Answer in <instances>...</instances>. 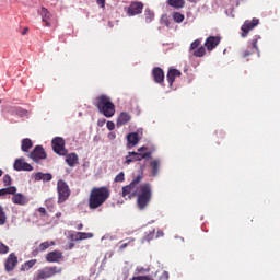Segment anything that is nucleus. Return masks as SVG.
Returning <instances> with one entry per match:
<instances>
[{
    "instance_id": "nucleus-1",
    "label": "nucleus",
    "mask_w": 280,
    "mask_h": 280,
    "mask_svg": "<svg viewBox=\"0 0 280 280\" xmlns=\"http://www.w3.org/2000/svg\"><path fill=\"white\" fill-rule=\"evenodd\" d=\"M143 180V170L130 182V184L122 187L121 196L125 200H132V198H137V207L140 211H143L148 205H150V200H152V185L150 183H145L140 185Z\"/></svg>"
},
{
    "instance_id": "nucleus-2",
    "label": "nucleus",
    "mask_w": 280,
    "mask_h": 280,
    "mask_svg": "<svg viewBox=\"0 0 280 280\" xmlns=\"http://www.w3.org/2000/svg\"><path fill=\"white\" fill-rule=\"evenodd\" d=\"M108 198H110V189L108 187H93L89 195V209H100Z\"/></svg>"
},
{
    "instance_id": "nucleus-3",
    "label": "nucleus",
    "mask_w": 280,
    "mask_h": 280,
    "mask_svg": "<svg viewBox=\"0 0 280 280\" xmlns=\"http://www.w3.org/2000/svg\"><path fill=\"white\" fill-rule=\"evenodd\" d=\"M95 106L104 117L110 118L115 116V103L106 94H101L93 100Z\"/></svg>"
},
{
    "instance_id": "nucleus-4",
    "label": "nucleus",
    "mask_w": 280,
    "mask_h": 280,
    "mask_svg": "<svg viewBox=\"0 0 280 280\" xmlns=\"http://www.w3.org/2000/svg\"><path fill=\"white\" fill-rule=\"evenodd\" d=\"M143 150H148V147L139 148L138 152H128V155L125 158V165H130L135 161H143V159H152V151L143 152Z\"/></svg>"
},
{
    "instance_id": "nucleus-5",
    "label": "nucleus",
    "mask_w": 280,
    "mask_h": 280,
    "mask_svg": "<svg viewBox=\"0 0 280 280\" xmlns=\"http://www.w3.org/2000/svg\"><path fill=\"white\" fill-rule=\"evenodd\" d=\"M56 275H62V267L48 266L39 269L33 280L51 279V277H56Z\"/></svg>"
},
{
    "instance_id": "nucleus-6",
    "label": "nucleus",
    "mask_w": 280,
    "mask_h": 280,
    "mask_svg": "<svg viewBox=\"0 0 280 280\" xmlns=\"http://www.w3.org/2000/svg\"><path fill=\"white\" fill-rule=\"evenodd\" d=\"M57 191H58V202H67L69 200V196H71V189L67 182L59 179L57 182Z\"/></svg>"
},
{
    "instance_id": "nucleus-7",
    "label": "nucleus",
    "mask_w": 280,
    "mask_h": 280,
    "mask_svg": "<svg viewBox=\"0 0 280 280\" xmlns=\"http://www.w3.org/2000/svg\"><path fill=\"white\" fill-rule=\"evenodd\" d=\"M38 14L42 16V21L45 23L46 27H51V25H56V23H58V20H56L51 12H49L45 7H42L38 10Z\"/></svg>"
},
{
    "instance_id": "nucleus-8",
    "label": "nucleus",
    "mask_w": 280,
    "mask_h": 280,
    "mask_svg": "<svg viewBox=\"0 0 280 280\" xmlns=\"http://www.w3.org/2000/svg\"><path fill=\"white\" fill-rule=\"evenodd\" d=\"M30 159L34 161V163H40V161L47 159V152L43 148V145H36L33 151L28 154Z\"/></svg>"
},
{
    "instance_id": "nucleus-9",
    "label": "nucleus",
    "mask_w": 280,
    "mask_h": 280,
    "mask_svg": "<svg viewBox=\"0 0 280 280\" xmlns=\"http://www.w3.org/2000/svg\"><path fill=\"white\" fill-rule=\"evenodd\" d=\"M259 40H261V36L259 35L254 36V38L249 42L247 49L243 50L242 57L248 58V56H253L255 51H259V47L257 46V43H259Z\"/></svg>"
},
{
    "instance_id": "nucleus-10",
    "label": "nucleus",
    "mask_w": 280,
    "mask_h": 280,
    "mask_svg": "<svg viewBox=\"0 0 280 280\" xmlns=\"http://www.w3.org/2000/svg\"><path fill=\"white\" fill-rule=\"evenodd\" d=\"M52 150L59 156H67V150L65 149V138L56 137L51 141Z\"/></svg>"
},
{
    "instance_id": "nucleus-11",
    "label": "nucleus",
    "mask_w": 280,
    "mask_h": 280,
    "mask_svg": "<svg viewBox=\"0 0 280 280\" xmlns=\"http://www.w3.org/2000/svg\"><path fill=\"white\" fill-rule=\"evenodd\" d=\"M259 25V19L254 18L252 21L247 20L244 22V24L242 25L241 30V36L242 38H246V36H248V33L252 30H255V27H257Z\"/></svg>"
},
{
    "instance_id": "nucleus-12",
    "label": "nucleus",
    "mask_w": 280,
    "mask_h": 280,
    "mask_svg": "<svg viewBox=\"0 0 280 280\" xmlns=\"http://www.w3.org/2000/svg\"><path fill=\"white\" fill-rule=\"evenodd\" d=\"M125 12L127 16H137V14H141V12H143V3L131 2L129 7L125 8Z\"/></svg>"
},
{
    "instance_id": "nucleus-13",
    "label": "nucleus",
    "mask_w": 280,
    "mask_h": 280,
    "mask_svg": "<svg viewBox=\"0 0 280 280\" xmlns=\"http://www.w3.org/2000/svg\"><path fill=\"white\" fill-rule=\"evenodd\" d=\"M13 170H15V172H33L34 167L30 163L25 162L23 158H20L15 160Z\"/></svg>"
},
{
    "instance_id": "nucleus-14",
    "label": "nucleus",
    "mask_w": 280,
    "mask_h": 280,
    "mask_svg": "<svg viewBox=\"0 0 280 280\" xmlns=\"http://www.w3.org/2000/svg\"><path fill=\"white\" fill-rule=\"evenodd\" d=\"M221 40H222V37L220 36H209L205 43V47L207 51H213V49H215V47L220 45Z\"/></svg>"
},
{
    "instance_id": "nucleus-15",
    "label": "nucleus",
    "mask_w": 280,
    "mask_h": 280,
    "mask_svg": "<svg viewBox=\"0 0 280 280\" xmlns=\"http://www.w3.org/2000/svg\"><path fill=\"white\" fill-rule=\"evenodd\" d=\"M62 258V252L60 250H52L46 255V261H48V264H60Z\"/></svg>"
},
{
    "instance_id": "nucleus-16",
    "label": "nucleus",
    "mask_w": 280,
    "mask_h": 280,
    "mask_svg": "<svg viewBox=\"0 0 280 280\" xmlns=\"http://www.w3.org/2000/svg\"><path fill=\"white\" fill-rule=\"evenodd\" d=\"M152 75L155 84H163L165 82V72L161 67L153 68Z\"/></svg>"
},
{
    "instance_id": "nucleus-17",
    "label": "nucleus",
    "mask_w": 280,
    "mask_h": 280,
    "mask_svg": "<svg viewBox=\"0 0 280 280\" xmlns=\"http://www.w3.org/2000/svg\"><path fill=\"white\" fill-rule=\"evenodd\" d=\"M16 264H19V257H16L14 253L10 254L4 264L7 272H12V270L16 268Z\"/></svg>"
},
{
    "instance_id": "nucleus-18",
    "label": "nucleus",
    "mask_w": 280,
    "mask_h": 280,
    "mask_svg": "<svg viewBox=\"0 0 280 280\" xmlns=\"http://www.w3.org/2000/svg\"><path fill=\"white\" fill-rule=\"evenodd\" d=\"M182 75H183V72H180V70L174 69V68L168 69V72L166 74V80L170 86H172V84L176 82V78H180Z\"/></svg>"
},
{
    "instance_id": "nucleus-19",
    "label": "nucleus",
    "mask_w": 280,
    "mask_h": 280,
    "mask_svg": "<svg viewBox=\"0 0 280 280\" xmlns=\"http://www.w3.org/2000/svg\"><path fill=\"white\" fill-rule=\"evenodd\" d=\"M132 119V116L128 112H121L117 118L116 126L117 128H121V126H126Z\"/></svg>"
},
{
    "instance_id": "nucleus-20",
    "label": "nucleus",
    "mask_w": 280,
    "mask_h": 280,
    "mask_svg": "<svg viewBox=\"0 0 280 280\" xmlns=\"http://www.w3.org/2000/svg\"><path fill=\"white\" fill-rule=\"evenodd\" d=\"M11 196H13L12 197V202L14 205L25 206V205H27V202H30V199L21 192L11 194Z\"/></svg>"
},
{
    "instance_id": "nucleus-21",
    "label": "nucleus",
    "mask_w": 280,
    "mask_h": 280,
    "mask_svg": "<svg viewBox=\"0 0 280 280\" xmlns=\"http://www.w3.org/2000/svg\"><path fill=\"white\" fill-rule=\"evenodd\" d=\"M90 237H93V233L77 232L70 235L71 242H80V240H89Z\"/></svg>"
},
{
    "instance_id": "nucleus-22",
    "label": "nucleus",
    "mask_w": 280,
    "mask_h": 280,
    "mask_svg": "<svg viewBox=\"0 0 280 280\" xmlns=\"http://www.w3.org/2000/svg\"><path fill=\"white\" fill-rule=\"evenodd\" d=\"M139 143V133L137 132H131L127 136V148H135Z\"/></svg>"
},
{
    "instance_id": "nucleus-23",
    "label": "nucleus",
    "mask_w": 280,
    "mask_h": 280,
    "mask_svg": "<svg viewBox=\"0 0 280 280\" xmlns=\"http://www.w3.org/2000/svg\"><path fill=\"white\" fill-rule=\"evenodd\" d=\"M49 246H56V242L54 241H46L43 242L39 246L38 249H35L33 252L34 257H36V255H38V253H45V250H47V248H49Z\"/></svg>"
},
{
    "instance_id": "nucleus-24",
    "label": "nucleus",
    "mask_w": 280,
    "mask_h": 280,
    "mask_svg": "<svg viewBox=\"0 0 280 280\" xmlns=\"http://www.w3.org/2000/svg\"><path fill=\"white\" fill-rule=\"evenodd\" d=\"M66 163H68L69 167H74L78 165V154L69 153L66 155Z\"/></svg>"
},
{
    "instance_id": "nucleus-25",
    "label": "nucleus",
    "mask_w": 280,
    "mask_h": 280,
    "mask_svg": "<svg viewBox=\"0 0 280 280\" xmlns=\"http://www.w3.org/2000/svg\"><path fill=\"white\" fill-rule=\"evenodd\" d=\"M34 148V143L32 142V139L26 138L22 140L21 150L22 152H30Z\"/></svg>"
},
{
    "instance_id": "nucleus-26",
    "label": "nucleus",
    "mask_w": 280,
    "mask_h": 280,
    "mask_svg": "<svg viewBox=\"0 0 280 280\" xmlns=\"http://www.w3.org/2000/svg\"><path fill=\"white\" fill-rule=\"evenodd\" d=\"M167 4L171 8H175L176 10H180V8H185V0H167Z\"/></svg>"
},
{
    "instance_id": "nucleus-27",
    "label": "nucleus",
    "mask_w": 280,
    "mask_h": 280,
    "mask_svg": "<svg viewBox=\"0 0 280 280\" xmlns=\"http://www.w3.org/2000/svg\"><path fill=\"white\" fill-rule=\"evenodd\" d=\"M161 165V161L153 160L150 162L152 176H159V166Z\"/></svg>"
},
{
    "instance_id": "nucleus-28",
    "label": "nucleus",
    "mask_w": 280,
    "mask_h": 280,
    "mask_svg": "<svg viewBox=\"0 0 280 280\" xmlns=\"http://www.w3.org/2000/svg\"><path fill=\"white\" fill-rule=\"evenodd\" d=\"M9 195H12V194H16V187L14 186H9L7 188H2L0 189V197L1 196H8Z\"/></svg>"
},
{
    "instance_id": "nucleus-29",
    "label": "nucleus",
    "mask_w": 280,
    "mask_h": 280,
    "mask_svg": "<svg viewBox=\"0 0 280 280\" xmlns=\"http://www.w3.org/2000/svg\"><path fill=\"white\" fill-rule=\"evenodd\" d=\"M8 222V214H5V210L3 206L0 205V226H3Z\"/></svg>"
},
{
    "instance_id": "nucleus-30",
    "label": "nucleus",
    "mask_w": 280,
    "mask_h": 280,
    "mask_svg": "<svg viewBox=\"0 0 280 280\" xmlns=\"http://www.w3.org/2000/svg\"><path fill=\"white\" fill-rule=\"evenodd\" d=\"M144 19L145 23H152V21H154V12H152L150 9H145Z\"/></svg>"
},
{
    "instance_id": "nucleus-31",
    "label": "nucleus",
    "mask_w": 280,
    "mask_h": 280,
    "mask_svg": "<svg viewBox=\"0 0 280 280\" xmlns=\"http://www.w3.org/2000/svg\"><path fill=\"white\" fill-rule=\"evenodd\" d=\"M36 266V259L27 260L21 267V270H30V268H34Z\"/></svg>"
},
{
    "instance_id": "nucleus-32",
    "label": "nucleus",
    "mask_w": 280,
    "mask_h": 280,
    "mask_svg": "<svg viewBox=\"0 0 280 280\" xmlns=\"http://www.w3.org/2000/svg\"><path fill=\"white\" fill-rule=\"evenodd\" d=\"M206 54H207V50L203 48V46L192 51V56H195L196 58H202Z\"/></svg>"
},
{
    "instance_id": "nucleus-33",
    "label": "nucleus",
    "mask_w": 280,
    "mask_h": 280,
    "mask_svg": "<svg viewBox=\"0 0 280 280\" xmlns=\"http://www.w3.org/2000/svg\"><path fill=\"white\" fill-rule=\"evenodd\" d=\"M132 242H135V238H126V243H122L118 247L119 253H124V250H126V248H128V246H130V244H132Z\"/></svg>"
},
{
    "instance_id": "nucleus-34",
    "label": "nucleus",
    "mask_w": 280,
    "mask_h": 280,
    "mask_svg": "<svg viewBox=\"0 0 280 280\" xmlns=\"http://www.w3.org/2000/svg\"><path fill=\"white\" fill-rule=\"evenodd\" d=\"M173 21H175V23H183L185 21V15L182 14L180 12H174Z\"/></svg>"
},
{
    "instance_id": "nucleus-35",
    "label": "nucleus",
    "mask_w": 280,
    "mask_h": 280,
    "mask_svg": "<svg viewBox=\"0 0 280 280\" xmlns=\"http://www.w3.org/2000/svg\"><path fill=\"white\" fill-rule=\"evenodd\" d=\"M155 230L150 231L143 238H142V243L144 242H152V240H154V235H155Z\"/></svg>"
},
{
    "instance_id": "nucleus-36",
    "label": "nucleus",
    "mask_w": 280,
    "mask_h": 280,
    "mask_svg": "<svg viewBox=\"0 0 280 280\" xmlns=\"http://www.w3.org/2000/svg\"><path fill=\"white\" fill-rule=\"evenodd\" d=\"M201 44H202V42L200 39H196L195 42H192L190 44L189 50L196 51V49H198V47H200Z\"/></svg>"
},
{
    "instance_id": "nucleus-37",
    "label": "nucleus",
    "mask_w": 280,
    "mask_h": 280,
    "mask_svg": "<svg viewBox=\"0 0 280 280\" xmlns=\"http://www.w3.org/2000/svg\"><path fill=\"white\" fill-rule=\"evenodd\" d=\"M2 183L4 187H10L12 185V177H10L8 174H5L2 178Z\"/></svg>"
},
{
    "instance_id": "nucleus-38",
    "label": "nucleus",
    "mask_w": 280,
    "mask_h": 280,
    "mask_svg": "<svg viewBox=\"0 0 280 280\" xmlns=\"http://www.w3.org/2000/svg\"><path fill=\"white\" fill-rule=\"evenodd\" d=\"M8 253H10V247L3 243H0V255H8Z\"/></svg>"
},
{
    "instance_id": "nucleus-39",
    "label": "nucleus",
    "mask_w": 280,
    "mask_h": 280,
    "mask_svg": "<svg viewBox=\"0 0 280 280\" xmlns=\"http://www.w3.org/2000/svg\"><path fill=\"white\" fill-rule=\"evenodd\" d=\"M114 180L115 183H124V180H126L124 172H120Z\"/></svg>"
},
{
    "instance_id": "nucleus-40",
    "label": "nucleus",
    "mask_w": 280,
    "mask_h": 280,
    "mask_svg": "<svg viewBox=\"0 0 280 280\" xmlns=\"http://www.w3.org/2000/svg\"><path fill=\"white\" fill-rule=\"evenodd\" d=\"M161 23H162V25H165L166 27H170V25H171L170 19H167V15L162 16Z\"/></svg>"
},
{
    "instance_id": "nucleus-41",
    "label": "nucleus",
    "mask_w": 280,
    "mask_h": 280,
    "mask_svg": "<svg viewBox=\"0 0 280 280\" xmlns=\"http://www.w3.org/2000/svg\"><path fill=\"white\" fill-rule=\"evenodd\" d=\"M51 178H54V176L50 173H44L42 180L49 183V180H51Z\"/></svg>"
},
{
    "instance_id": "nucleus-42",
    "label": "nucleus",
    "mask_w": 280,
    "mask_h": 280,
    "mask_svg": "<svg viewBox=\"0 0 280 280\" xmlns=\"http://www.w3.org/2000/svg\"><path fill=\"white\" fill-rule=\"evenodd\" d=\"M106 126H107V128H108L109 130H115V122L108 120L107 124H106Z\"/></svg>"
},
{
    "instance_id": "nucleus-43",
    "label": "nucleus",
    "mask_w": 280,
    "mask_h": 280,
    "mask_svg": "<svg viewBox=\"0 0 280 280\" xmlns=\"http://www.w3.org/2000/svg\"><path fill=\"white\" fill-rule=\"evenodd\" d=\"M97 5L101 8H106V0H96Z\"/></svg>"
},
{
    "instance_id": "nucleus-44",
    "label": "nucleus",
    "mask_w": 280,
    "mask_h": 280,
    "mask_svg": "<svg viewBox=\"0 0 280 280\" xmlns=\"http://www.w3.org/2000/svg\"><path fill=\"white\" fill-rule=\"evenodd\" d=\"M107 138L109 139V141H114V139L117 138V135L115 132H109Z\"/></svg>"
},
{
    "instance_id": "nucleus-45",
    "label": "nucleus",
    "mask_w": 280,
    "mask_h": 280,
    "mask_svg": "<svg viewBox=\"0 0 280 280\" xmlns=\"http://www.w3.org/2000/svg\"><path fill=\"white\" fill-rule=\"evenodd\" d=\"M43 175H44V173H40V172H38V173H36L35 174V180H43Z\"/></svg>"
},
{
    "instance_id": "nucleus-46",
    "label": "nucleus",
    "mask_w": 280,
    "mask_h": 280,
    "mask_svg": "<svg viewBox=\"0 0 280 280\" xmlns=\"http://www.w3.org/2000/svg\"><path fill=\"white\" fill-rule=\"evenodd\" d=\"M38 212L42 213V215H47V210H45L44 207L38 208Z\"/></svg>"
},
{
    "instance_id": "nucleus-47",
    "label": "nucleus",
    "mask_w": 280,
    "mask_h": 280,
    "mask_svg": "<svg viewBox=\"0 0 280 280\" xmlns=\"http://www.w3.org/2000/svg\"><path fill=\"white\" fill-rule=\"evenodd\" d=\"M27 32H30V28L28 27H25L22 32V36H25V34H27Z\"/></svg>"
},
{
    "instance_id": "nucleus-48",
    "label": "nucleus",
    "mask_w": 280,
    "mask_h": 280,
    "mask_svg": "<svg viewBox=\"0 0 280 280\" xmlns=\"http://www.w3.org/2000/svg\"><path fill=\"white\" fill-rule=\"evenodd\" d=\"M83 228H84V225L81 223V224H79V225L77 226V230H78V231H82Z\"/></svg>"
},
{
    "instance_id": "nucleus-49",
    "label": "nucleus",
    "mask_w": 280,
    "mask_h": 280,
    "mask_svg": "<svg viewBox=\"0 0 280 280\" xmlns=\"http://www.w3.org/2000/svg\"><path fill=\"white\" fill-rule=\"evenodd\" d=\"M155 237H163V231H158V235Z\"/></svg>"
},
{
    "instance_id": "nucleus-50",
    "label": "nucleus",
    "mask_w": 280,
    "mask_h": 280,
    "mask_svg": "<svg viewBox=\"0 0 280 280\" xmlns=\"http://www.w3.org/2000/svg\"><path fill=\"white\" fill-rule=\"evenodd\" d=\"M137 270H138V272H145V270L143 268H138Z\"/></svg>"
},
{
    "instance_id": "nucleus-51",
    "label": "nucleus",
    "mask_w": 280,
    "mask_h": 280,
    "mask_svg": "<svg viewBox=\"0 0 280 280\" xmlns=\"http://www.w3.org/2000/svg\"><path fill=\"white\" fill-rule=\"evenodd\" d=\"M73 246H75V244L70 243L69 248L71 249V248H73Z\"/></svg>"
},
{
    "instance_id": "nucleus-52",
    "label": "nucleus",
    "mask_w": 280,
    "mask_h": 280,
    "mask_svg": "<svg viewBox=\"0 0 280 280\" xmlns=\"http://www.w3.org/2000/svg\"><path fill=\"white\" fill-rule=\"evenodd\" d=\"M3 176V170L0 168V178Z\"/></svg>"
},
{
    "instance_id": "nucleus-53",
    "label": "nucleus",
    "mask_w": 280,
    "mask_h": 280,
    "mask_svg": "<svg viewBox=\"0 0 280 280\" xmlns=\"http://www.w3.org/2000/svg\"><path fill=\"white\" fill-rule=\"evenodd\" d=\"M164 275H167V272L165 271Z\"/></svg>"
},
{
    "instance_id": "nucleus-54",
    "label": "nucleus",
    "mask_w": 280,
    "mask_h": 280,
    "mask_svg": "<svg viewBox=\"0 0 280 280\" xmlns=\"http://www.w3.org/2000/svg\"><path fill=\"white\" fill-rule=\"evenodd\" d=\"M0 104H1V100H0Z\"/></svg>"
}]
</instances>
